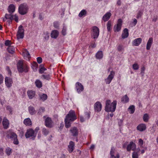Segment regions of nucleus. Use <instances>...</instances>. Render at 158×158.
Returning <instances> with one entry per match:
<instances>
[{
	"label": "nucleus",
	"mask_w": 158,
	"mask_h": 158,
	"mask_svg": "<svg viewBox=\"0 0 158 158\" xmlns=\"http://www.w3.org/2000/svg\"><path fill=\"white\" fill-rule=\"evenodd\" d=\"M77 119L75 112L73 110H70L69 113L66 115L65 119V127L68 128L71 126V122Z\"/></svg>",
	"instance_id": "f257e3e1"
},
{
	"label": "nucleus",
	"mask_w": 158,
	"mask_h": 158,
	"mask_svg": "<svg viewBox=\"0 0 158 158\" xmlns=\"http://www.w3.org/2000/svg\"><path fill=\"white\" fill-rule=\"evenodd\" d=\"M116 102L115 101L111 102L110 100H107L106 102L105 110L107 112H114L116 109Z\"/></svg>",
	"instance_id": "f03ea898"
},
{
	"label": "nucleus",
	"mask_w": 158,
	"mask_h": 158,
	"mask_svg": "<svg viewBox=\"0 0 158 158\" xmlns=\"http://www.w3.org/2000/svg\"><path fill=\"white\" fill-rule=\"evenodd\" d=\"M28 10V7L27 4L23 3L20 4L19 7L18 11L21 15H24L27 14Z\"/></svg>",
	"instance_id": "7ed1b4c3"
},
{
	"label": "nucleus",
	"mask_w": 158,
	"mask_h": 158,
	"mask_svg": "<svg viewBox=\"0 0 158 158\" xmlns=\"http://www.w3.org/2000/svg\"><path fill=\"white\" fill-rule=\"evenodd\" d=\"M17 67L18 71L21 73L24 71L27 72V67L26 65H24L22 61L19 60L17 64Z\"/></svg>",
	"instance_id": "20e7f679"
},
{
	"label": "nucleus",
	"mask_w": 158,
	"mask_h": 158,
	"mask_svg": "<svg viewBox=\"0 0 158 158\" xmlns=\"http://www.w3.org/2000/svg\"><path fill=\"white\" fill-rule=\"evenodd\" d=\"M25 136L26 138L31 137V139L33 140L36 136V134L35 133V131L33 129L31 128L27 130Z\"/></svg>",
	"instance_id": "39448f33"
},
{
	"label": "nucleus",
	"mask_w": 158,
	"mask_h": 158,
	"mask_svg": "<svg viewBox=\"0 0 158 158\" xmlns=\"http://www.w3.org/2000/svg\"><path fill=\"white\" fill-rule=\"evenodd\" d=\"M24 30L23 27L20 25L18 28V30L17 34V37L18 39H23L24 37Z\"/></svg>",
	"instance_id": "423d86ee"
},
{
	"label": "nucleus",
	"mask_w": 158,
	"mask_h": 158,
	"mask_svg": "<svg viewBox=\"0 0 158 158\" xmlns=\"http://www.w3.org/2000/svg\"><path fill=\"white\" fill-rule=\"evenodd\" d=\"M99 29L97 27L94 26L92 27L91 35L94 39L97 38L99 35Z\"/></svg>",
	"instance_id": "0eeeda50"
},
{
	"label": "nucleus",
	"mask_w": 158,
	"mask_h": 158,
	"mask_svg": "<svg viewBox=\"0 0 158 158\" xmlns=\"http://www.w3.org/2000/svg\"><path fill=\"white\" fill-rule=\"evenodd\" d=\"M115 75V72L113 71H111L110 72V74L108 77L105 79V81L107 84H109L111 82L112 80L113 79Z\"/></svg>",
	"instance_id": "6e6552de"
},
{
	"label": "nucleus",
	"mask_w": 158,
	"mask_h": 158,
	"mask_svg": "<svg viewBox=\"0 0 158 158\" xmlns=\"http://www.w3.org/2000/svg\"><path fill=\"white\" fill-rule=\"evenodd\" d=\"M122 20L121 19H119L118 21V23L116 26H115L114 28V30L115 32L119 31L121 29L122 25Z\"/></svg>",
	"instance_id": "1a4fd4ad"
},
{
	"label": "nucleus",
	"mask_w": 158,
	"mask_h": 158,
	"mask_svg": "<svg viewBox=\"0 0 158 158\" xmlns=\"http://www.w3.org/2000/svg\"><path fill=\"white\" fill-rule=\"evenodd\" d=\"M102 105L99 102H97L94 104V109L95 111L98 112L102 109Z\"/></svg>",
	"instance_id": "9d476101"
},
{
	"label": "nucleus",
	"mask_w": 158,
	"mask_h": 158,
	"mask_svg": "<svg viewBox=\"0 0 158 158\" xmlns=\"http://www.w3.org/2000/svg\"><path fill=\"white\" fill-rule=\"evenodd\" d=\"M76 86L77 91L78 93H80L83 90V86L80 83L77 82Z\"/></svg>",
	"instance_id": "9b49d317"
},
{
	"label": "nucleus",
	"mask_w": 158,
	"mask_h": 158,
	"mask_svg": "<svg viewBox=\"0 0 158 158\" xmlns=\"http://www.w3.org/2000/svg\"><path fill=\"white\" fill-rule=\"evenodd\" d=\"M136 148L135 144L132 142H131L127 147V150L128 151H130L131 150L134 151Z\"/></svg>",
	"instance_id": "f8f14e48"
},
{
	"label": "nucleus",
	"mask_w": 158,
	"mask_h": 158,
	"mask_svg": "<svg viewBox=\"0 0 158 158\" xmlns=\"http://www.w3.org/2000/svg\"><path fill=\"white\" fill-rule=\"evenodd\" d=\"M70 131L72 134V135L73 136H77L78 134V130L77 128L75 127L71 128Z\"/></svg>",
	"instance_id": "ddd939ff"
},
{
	"label": "nucleus",
	"mask_w": 158,
	"mask_h": 158,
	"mask_svg": "<svg viewBox=\"0 0 158 158\" xmlns=\"http://www.w3.org/2000/svg\"><path fill=\"white\" fill-rule=\"evenodd\" d=\"M5 82L6 85L8 87H10L11 86L12 81L10 78L6 77L5 79Z\"/></svg>",
	"instance_id": "4468645a"
},
{
	"label": "nucleus",
	"mask_w": 158,
	"mask_h": 158,
	"mask_svg": "<svg viewBox=\"0 0 158 158\" xmlns=\"http://www.w3.org/2000/svg\"><path fill=\"white\" fill-rule=\"evenodd\" d=\"M75 144L72 141H70L69 143V145L68 146V150L70 153L72 152L73 151L74 148Z\"/></svg>",
	"instance_id": "2eb2a0df"
},
{
	"label": "nucleus",
	"mask_w": 158,
	"mask_h": 158,
	"mask_svg": "<svg viewBox=\"0 0 158 158\" xmlns=\"http://www.w3.org/2000/svg\"><path fill=\"white\" fill-rule=\"evenodd\" d=\"M142 40L141 38H137L133 41L132 44L133 46H138L141 43Z\"/></svg>",
	"instance_id": "dca6fc26"
},
{
	"label": "nucleus",
	"mask_w": 158,
	"mask_h": 158,
	"mask_svg": "<svg viewBox=\"0 0 158 158\" xmlns=\"http://www.w3.org/2000/svg\"><path fill=\"white\" fill-rule=\"evenodd\" d=\"M45 124L47 127L50 128L52 127V120L50 118L48 117L46 118L45 120Z\"/></svg>",
	"instance_id": "f3484780"
},
{
	"label": "nucleus",
	"mask_w": 158,
	"mask_h": 158,
	"mask_svg": "<svg viewBox=\"0 0 158 158\" xmlns=\"http://www.w3.org/2000/svg\"><path fill=\"white\" fill-rule=\"evenodd\" d=\"M23 55L24 58L27 60H29L30 58V54L27 50L25 49L23 52Z\"/></svg>",
	"instance_id": "a211bd4d"
},
{
	"label": "nucleus",
	"mask_w": 158,
	"mask_h": 158,
	"mask_svg": "<svg viewBox=\"0 0 158 158\" xmlns=\"http://www.w3.org/2000/svg\"><path fill=\"white\" fill-rule=\"evenodd\" d=\"M8 12L10 14H12L14 13L15 10V6L13 4H11L9 5L8 8Z\"/></svg>",
	"instance_id": "6ab92c4d"
},
{
	"label": "nucleus",
	"mask_w": 158,
	"mask_h": 158,
	"mask_svg": "<svg viewBox=\"0 0 158 158\" xmlns=\"http://www.w3.org/2000/svg\"><path fill=\"white\" fill-rule=\"evenodd\" d=\"M111 16V14L109 12L106 13L102 17V19L104 21H108Z\"/></svg>",
	"instance_id": "aec40b11"
},
{
	"label": "nucleus",
	"mask_w": 158,
	"mask_h": 158,
	"mask_svg": "<svg viewBox=\"0 0 158 158\" xmlns=\"http://www.w3.org/2000/svg\"><path fill=\"white\" fill-rule=\"evenodd\" d=\"M58 31L56 30H54L52 31L51 34V37L52 38L56 39L58 37Z\"/></svg>",
	"instance_id": "412c9836"
},
{
	"label": "nucleus",
	"mask_w": 158,
	"mask_h": 158,
	"mask_svg": "<svg viewBox=\"0 0 158 158\" xmlns=\"http://www.w3.org/2000/svg\"><path fill=\"white\" fill-rule=\"evenodd\" d=\"M152 42L153 38H149L147 44L146 49L147 50H149L150 49Z\"/></svg>",
	"instance_id": "4be33fe9"
},
{
	"label": "nucleus",
	"mask_w": 158,
	"mask_h": 158,
	"mask_svg": "<svg viewBox=\"0 0 158 158\" xmlns=\"http://www.w3.org/2000/svg\"><path fill=\"white\" fill-rule=\"evenodd\" d=\"M9 122L8 120L6 118H4L2 121V125L5 129H7L8 127Z\"/></svg>",
	"instance_id": "5701e85b"
},
{
	"label": "nucleus",
	"mask_w": 158,
	"mask_h": 158,
	"mask_svg": "<svg viewBox=\"0 0 158 158\" xmlns=\"http://www.w3.org/2000/svg\"><path fill=\"white\" fill-rule=\"evenodd\" d=\"M146 128V125L144 124H140L137 127V129L140 131H142L145 130Z\"/></svg>",
	"instance_id": "b1692460"
},
{
	"label": "nucleus",
	"mask_w": 158,
	"mask_h": 158,
	"mask_svg": "<svg viewBox=\"0 0 158 158\" xmlns=\"http://www.w3.org/2000/svg\"><path fill=\"white\" fill-rule=\"evenodd\" d=\"M27 94L30 99H32L35 95V92L32 90H29L27 91Z\"/></svg>",
	"instance_id": "393cba45"
},
{
	"label": "nucleus",
	"mask_w": 158,
	"mask_h": 158,
	"mask_svg": "<svg viewBox=\"0 0 158 158\" xmlns=\"http://www.w3.org/2000/svg\"><path fill=\"white\" fill-rule=\"evenodd\" d=\"M128 29L127 28H125L123 31V32L122 34V38L123 39L126 38L128 36Z\"/></svg>",
	"instance_id": "a878e982"
},
{
	"label": "nucleus",
	"mask_w": 158,
	"mask_h": 158,
	"mask_svg": "<svg viewBox=\"0 0 158 158\" xmlns=\"http://www.w3.org/2000/svg\"><path fill=\"white\" fill-rule=\"evenodd\" d=\"M23 123L26 126H30L32 124L31 120L29 118H27L24 119Z\"/></svg>",
	"instance_id": "bb28decb"
},
{
	"label": "nucleus",
	"mask_w": 158,
	"mask_h": 158,
	"mask_svg": "<svg viewBox=\"0 0 158 158\" xmlns=\"http://www.w3.org/2000/svg\"><path fill=\"white\" fill-rule=\"evenodd\" d=\"M28 110L29 113L31 115L34 114L36 112L34 107L31 106H30L28 107Z\"/></svg>",
	"instance_id": "cd10ccee"
},
{
	"label": "nucleus",
	"mask_w": 158,
	"mask_h": 158,
	"mask_svg": "<svg viewBox=\"0 0 158 158\" xmlns=\"http://www.w3.org/2000/svg\"><path fill=\"white\" fill-rule=\"evenodd\" d=\"M103 56V54L102 51H98L96 54V57L97 59H101Z\"/></svg>",
	"instance_id": "c85d7f7f"
},
{
	"label": "nucleus",
	"mask_w": 158,
	"mask_h": 158,
	"mask_svg": "<svg viewBox=\"0 0 158 158\" xmlns=\"http://www.w3.org/2000/svg\"><path fill=\"white\" fill-rule=\"evenodd\" d=\"M8 137L12 140H13L17 136L16 134L13 132H10L8 134Z\"/></svg>",
	"instance_id": "c756f323"
},
{
	"label": "nucleus",
	"mask_w": 158,
	"mask_h": 158,
	"mask_svg": "<svg viewBox=\"0 0 158 158\" xmlns=\"http://www.w3.org/2000/svg\"><path fill=\"white\" fill-rule=\"evenodd\" d=\"M39 96L40 98V99L43 101L46 100L47 98V95L44 94H40Z\"/></svg>",
	"instance_id": "7c9ffc66"
},
{
	"label": "nucleus",
	"mask_w": 158,
	"mask_h": 158,
	"mask_svg": "<svg viewBox=\"0 0 158 158\" xmlns=\"http://www.w3.org/2000/svg\"><path fill=\"white\" fill-rule=\"evenodd\" d=\"M87 11L85 10H81L78 15V16L80 17L85 16L87 14Z\"/></svg>",
	"instance_id": "2f4dec72"
},
{
	"label": "nucleus",
	"mask_w": 158,
	"mask_h": 158,
	"mask_svg": "<svg viewBox=\"0 0 158 158\" xmlns=\"http://www.w3.org/2000/svg\"><path fill=\"white\" fill-rule=\"evenodd\" d=\"M12 14L10 13L9 14H6L5 15L6 19L10 20L14 19V15H12Z\"/></svg>",
	"instance_id": "473e14b6"
},
{
	"label": "nucleus",
	"mask_w": 158,
	"mask_h": 158,
	"mask_svg": "<svg viewBox=\"0 0 158 158\" xmlns=\"http://www.w3.org/2000/svg\"><path fill=\"white\" fill-rule=\"evenodd\" d=\"M7 50L10 53L13 54L15 52V48L12 46H9L7 48Z\"/></svg>",
	"instance_id": "72a5a7b5"
},
{
	"label": "nucleus",
	"mask_w": 158,
	"mask_h": 158,
	"mask_svg": "<svg viewBox=\"0 0 158 158\" xmlns=\"http://www.w3.org/2000/svg\"><path fill=\"white\" fill-rule=\"evenodd\" d=\"M36 86L39 88H40L42 86V83L39 80H37L35 81Z\"/></svg>",
	"instance_id": "f704fd0d"
},
{
	"label": "nucleus",
	"mask_w": 158,
	"mask_h": 158,
	"mask_svg": "<svg viewBox=\"0 0 158 158\" xmlns=\"http://www.w3.org/2000/svg\"><path fill=\"white\" fill-rule=\"evenodd\" d=\"M12 149L9 147H7L6 149L5 152L6 153V154L8 156L10 155L12 153Z\"/></svg>",
	"instance_id": "c9c22d12"
},
{
	"label": "nucleus",
	"mask_w": 158,
	"mask_h": 158,
	"mask_svg": "<svg viewBox=\"0 0 158 158\" xmlns=\"http://www.w3.org/2000/svg\"><path fill=\"white\" fill-rule=\"evenodd\" d=\"M129 98L127 95H125L122 98V101L124 103H127L128 102Z\"/></svg>",
	"instance_id": "e433bc0d"
},
{
	"label": "nucleus",
	"mask_w": 158,
	"mask_h": 158,
	"mask_svg": "<svg viewBox=\"0 0 158 158\" xmlns=\"http://www.w3.org/2000/svg\"><path fill=\"white\" fill-rule=\"evenodd\" d=\"M149 118V115L148 114H144L143 116V119L145 122H148Z\"/></svg>",
	"instance_id": "4c0bfd02"
},
{
	"label": "nucleus",
	"mask_w": 158,
	"mask_h": 158,
	"mask_svg": "<svg viewBox=\"0 0 158 158\" xmlns=\"http://www.w3.org/2000/svg\"><path fill=\"white\" fill-rule=\"evenodd\" d=\"M128 111L130 114H132L135 111V106L133 105L130 106L128 108Z\"/></svg>",
	"instance_id": "58836bf2"
},
{
	"label": "nucleus",
	"mask_w": 158,
	"mask_h": 158,
	"mask_svg": "<svg viewBox=\"0 0 158 158\" xmlns=\"http://www.w3.org/2000/svg\"><path fill=\"white\" fill-rule=\"evenodd\" d=\"M41 78L47 80H49L50 79V76L49 74L43 75L41 76Z\"/></svg>",
	"instance_id": "ea45409f"
},
{
	"label": "nucleus",
	"mask_w": 158,
	"mask_h": 158,
	"mask_svg": "<svg viewBox=\"0 0 158 158\" xmlns=\"http://www.w3.org/2000/svg\"><path fill=\"white\" fill-rule=\"evenodd\" d=\"M111 22L110 21H109L107 23V30L110 31L111 29Z\"/></svg>",
	"instance_id": "a19ab883"
},
{
	"label": "nucleus",
	"mask_w": 158,
	"mask_h": 158,
	"mask_svg": "<svg viewBox=\"0 0 158 158\" xmlns=\"http://www.w3.org/2000/svg\"><path fill=\"white\" fill-rule=\"evenodd\" d=\"M45 111V108L43 107H41L39 110L37 114L38 115L41 114Z\"/></svg>",
	"instance_id": "79ce46f5"
},
{
	"label": "nucleus",
	"mask_w": 158,
	"mask_h": 158,
	"mask_svg": "<svg viewBox=\"0 0 158 158\" xmlns=\"http://www.w3.org/2000/svg\"><path fill=\"white\" fill-rule=\"evenodd\" d=\"M90 112H85V119H88L90 117Z\"/></svg>",
	"instance_id": "37998d69"
},
{
	"label": "nucleus",
	"mask_w": 158,
	"mask_h": 158,
	"mask_svg": "<svg viewBox=\"0 0 158 158\" xmlns=\"http://www.w3.org/2000/svg\"><path fill=\"white\" fill-rule=\"evenodd\" d=\"M42 133L45 135L46 136L48 134L49 131L46 128H44L42 130Z\"/></svg>",
	"instance_id": "c03bdc74"
},
{
	"label": "nucleus",
	"mask_w": 158,
	"mask_h": 158,
	"mask_svg": "<svg viewBox=\"0 0 158 158\" xmlns=\"http://www.w3.org/2000/svg\"><path fill=\"white\" fill-rule=\"evenodd\" d=\"M11 41L9 40H7L5 42V44L6 46H8L9 47V46H11Z\"/></svg>",
	"instance_id": "a18cd8bd"
},
{
	"label": "nucleus",
	"mask_w": 158,
	"mask_h": 158,
	"mask_svg": "<svg viewBox=\"0 0 158 158\" xmlns=\"http://www.w3.org/2000/svg\"><path fill=\"white\" fill-rule=\"evenodd\" d=\"M117 50L119 52H123L124 50V48L123 45H119L117 47Z\"/></svg>",
	"instance_id": "49530a36"
},
{
	"label": "nucleus",
	"mask_w": 158,
	"mask_h": 158,
	"mask_svg": "<svg viewBox=\"0 0 158 158\" xmlns=\"http://www.w3.org/2000/svg\"><path fill=\"white\" fill-rule=\"evenodd\" d=\"M115 151V148L114 147H112L110 152V155H114V153Z\"/></svg>",
	"instance_id": "de8ad7c7"
},
{
	"label": "nucleus",
	"mask_w": 158,
	"mask_h": 158,
	"mask_svg": "<svg viewBox=\"0 0 158 158\" xmlns=\"http://www.w3.org/2000/svg\"><path fill=\"white\" fill-rule=\"evenodd\" d=\"M132 67L133 69L135 70H138L139 69V67L137 64H134L133 65Z\"/></svg>",
	"instance_id": "09e8293b"
},
{
	"label": "nucleus",
	"mask_w": 158,
	"mask_h": 158,
	"mask_svg": "<svg viewBox=\"0 0 158 158\" xmlns=\"http://www.w3.org/2000/svg\"><path fill=\"white\" fill-rule=\"evenodd\" d=\"M143 14V12L141 11H139L137 13L136 18L137 19H138Z\"/></svg>",
	"instance_id": "8fccbe9b"
},
{
	"label": "nucleus",
	"mask_w": 158,
	"mask_h": 158,
	"mask_svg": "<svg viewBox=\"0 0 158 158\" xmlns=\"http://www.w3.org/2000/svg\"><path fill=\"white\" fill-rule=\"evenodd\" d=\"M14 144L17 145L19 144V141L17 139V136L13 139Z\"/></svg>",
	"instance_id": "3c124183"
},
{
	"label": "nucleus",
	"mask_w": 158,
	"mask_h": 158,
	"mask_svg": "<svg viewBox=\"0 0 158 158\" xmlns=\"http://www.w3.org/2000/svg\"><path fill=\"white\" fill-rule=\"evenodd\" d=\"M132 158H138V154L137 152H134L132 155Z\"/></svg>",
	"instance_id": "603ef678"
},
{
	"label": "nucleus",
	"mask_w": 158,
	"mask_h": 158,
	"mask_svg": "<svg viewBox=\"0 0 158 158\" xmlns=\"http://www.w3.org/2000/svg\"><path fill=\"white\" fill-rule=\"evenodd\" d=\"M46 70V69L44 67H41L39 70V73L41 74L43 73H44V72Z\"/></svg>",
	"instance_id": "864d4df0"
},
{
	"label": "nucleus",
	"mask_w": 158,
	"mask_h": 158,
	"mask_svg": "<svg viewBox=\"0 0 158 158\" xmlns=\"http://www.w3.org/2000/svg\"><path fill=\"white\" fill-rule=\"evenodd\" d=\"M66 28L65 27H64L62 31V34L64 35H65L66 34Z\"/></svg>",
	"instance_id": "5fc2aeb1"
},
{
	"label": "nucleus",
	"mask_w": 158,
	"mask_h": 158,
	"mask_svg": "<svg viewBox=\"0 0 158 158\" xmlns=\"http://www.w3.org/2000/svg\"><path fill=\"white\" fill-rule=\"evenodd\" d=\"M6 109L10 112V113L12 114V110L11 107L10 106H8L6 107Z\"/></svg>",
	"instance_id": "6e6d98bb"
},
{
	"label": "nucleus",
	"mask_w": 158,
	"mask_h": 158,
	"mask_svg": "<svg viewBox=\"0 0 158 158\" xmlns=\"http://www.w3.org/2000/svg\"><path fill=\"white\" fill-rule=\"evenodd\" d=\"M37 61L39 64H40L42 62V58L40 57H38L37 58Z\"/></svg>",
	"instance_id": "4d7b16f0"
},
{
	"label": "nucleus",
	"mask_w": 158,
	"mask_h": 158,
	"mask_svg": "<svg viewBox=\"0 0 158 158\" xmlns=\"http://www.w3.org/2000/svg\"><path fill=\"white\" fill-rule=\"evenodd\" d=\"M138 143L139 145L141 146H142L143 143V140L141 139H139V140Z\"/></svg>",
	"instance_id": "13d9d810"
},
{
	"label": "nucleus",
	"mask_w": 158,
	"mask_h": 158,
	"mask_svg": "<svg viewBox=\"0 0 158 158\" xmlns=\"http://www.w3.org/2000/svg\"><path fill=\"white\" fill-rule=\"evenodd\" d=\"M54 26L56 28H58L59 26V24L57 22H55L53 23Z\"/></svg>",
	"instance_id": "bf43d9fd"
},
{
	"label": "nucleus",
	"mask_w": 158,
	"mask_h": 158,
	"mask_svg": "<svg viewBox=\"0 0 158 158\" xmlns=\"http://www.w3.org/2000/svg\"><path fill=\"white\" fill-rule=\"evenodd\" d=\"M3 81V78L2 75L0 74V85L2 84Z\"/></svg>",
	"instance_id": "052dcab7"
},
{
	"label": "nucleus",
	"mask_w": 158,
	"mask_h": 158,
	"mask_svg": "<svg viewBox=\"0 0 158 158\" xmlns=\"http://www.w3.org/2000/svg\"><path fill=\"white\" fill-rule=\"evenodd\" d=\"M14 20L16 22H18V17L15 14L14 15Z\"/></svg>",
	"instance_id": "680f3d73"
},
{
	"label": "nucleus",
	"mask_w": 158,
	"mask_h": 158,
	"mask_svg": "<svg viewBox=\"0 0 158 158\" xmlns=\"http://www.w3.org/2000/svg\"><path fill=\"white\" fill-rule=\"evenodd\" d=\"M80 120L81 122H83L84 121H85V120H86L87 119H85V118H84L83 116H80Z\"/></svg>",
	"instance_id": "e2e57ef3"
},
{
	"label": "nucleus",
	"mask_w": 158,
	"mask_h": 158,
	"mask_svg": "<svg viewBox=\"0 0 158 158\" xmlns=\"http://www.w3.org/2000/svg\"><path fill=\"white\" fill-rule=\"evenodd\" d=\"M137 22V19H133V23L134 24V26H135L136 25Z\"/></svg>",
	"instance_id": "0e129e2a"
},
{
	"label": "nucleus",
	"mask_w": 158,
	"mask_h": 158,
	"mask_svg": "<svg viewBox=\"0 0 158 158\" xmlns=\"http://www.w3.org/2000/svg\"><path fill=\"white\" fill-rule=\"evenodd\" d=\"M145 70V68L144 67H143L141 68V73L142 74V75H143L144 73V72Z\"/></svg>",
	"instance_id": "69168bd1"
},
{
	"label": "nucleus",
	"mask_w": 158,
	"mask_h": 158,
	"mask_svg": "<svg viewBox=\"0 0 158 158\" xmlns=\"http://www.w3.org/2000/svg\"><path fill=\"white\" fill-rule=\"evenodd\" d=\"M123 122V120L122 119H120L118 122V124L119 126L122 125Z\"/></svg>",
	"instance_id": "338daca9"
},
{
	"label": "nucleus",
	"mask_w": 158,
	"mask_h": 158,
	"mask_svg": "<svg viewBox=\"0 0 158 158\" xmlns=\"http://www.w3.org/2000/svg\"><path fill=\"white\" fill-rule=\"evenodd\" d=\"M39 130V127H36L35 130L34 131H35V133H36V134H37V133L38 132V130Z\"/></svg>",
	"instance_id": "774afa93"
}]
</instances>
